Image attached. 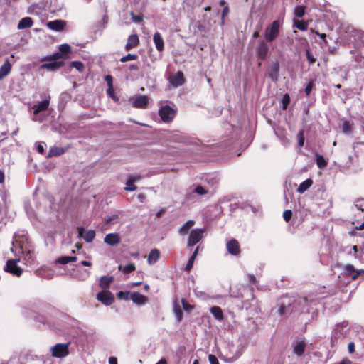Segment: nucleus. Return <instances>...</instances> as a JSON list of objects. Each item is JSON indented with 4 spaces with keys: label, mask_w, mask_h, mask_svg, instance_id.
Returning a JSON list of instances; mask_svg holds the SVG:
<instances>
[{
    "label": "nucleus",
    "mask_w": 364,
    "mask_h": 364,
    "mask_svg": "<svg viewBox=\"0 0 364 364\" xmlns=\"http://www.w3.org/2000/svg\"><path fill=\"white\" fill-rule=\"evenodd\" d=\"M113 280L114 277L112 276H102L100 279L99 285L103 290H107Z\"/></svg>",
    "instance_id": "nucleus-22"
},
{
    "label": "nucleus",
    "mask_w": 364,
    "mask_h": 364,
    "mask_svg": "<svg viewBox=\"0 0 364 364\" xmlns=\"http://www.w3.org/2000/svg\"><path fill=\"white\" fill-rule=\"evenodd\" d=\"M269 50V48L267 42L265 40L261 41L256 48L258 58L262 60H264L267 57Z\"/></svg>",
    "instance_id": "nucleus-8"
},
{
    "label": "nucleus",
    "mask_w": 364,
    "mask_h": 364,
    "mask_svg": "<svg viewBox=\"0 0 364 364\" xmlns=\"http://www.w3.org/2000/svg\"><path fill=\"white\" fill-rule=\"evenodd\" d=\"M280 23L278 20L274 21L267 26L264 31V39L267 42H272L279 34Z\"/></svg>",
    "instance_id": "nucleus-2"
},
{
    "label": "nucleus",
    "mask_w": 364,
    "mask_h": 364,
    "mask_svg": "<svg viewBox=\"0 0 364 364\" xmlns=\"http://www.w3.org/2000/svg\"><path fill=\"white\" fill-rule=\"evenodd\" d=\"M137 58H138V56L136 54H130V53H129L127 55L123 56L120 59V61L122 62V63H124V62H127V61H129V60H136Z\"/></svg>",
    "instance_id": "nucleus-42"
},
{
    "label": "nucleus",
    "mask_w": 364,
    "mask_h": 364,
    "mask_svg": "<svg viewBox=\"0 0 364 364\" xmlns=\"http://www.w3.org/2000/svg\"><path fill=\"white\" fill-rule=\"evenodd\" d=\"M341 274L343 277H350L352 280H355L359 275V272H357V269L352 264H346L343 266V272Z\"/></svg>",
    "instance_id": "nucleus-9"
},
{
    "label": "nucleus",
    "mask_w": 364,
    "mask_h": 364,
    "mask_svg": "<svg viewBox=\"0 0 364 364\" xmlns=\"http://www.w3.org/2000/svg\"><path fill=\"white\" fill-rule=\"evenodd\" d=\"M292 216V212L290 210H286L283 213V218L286 222H289Z\"/></svg>",
    "instance_id": "nucleus-49"
},
{
    "label": "nucleus",
    "mask_w": 364,
    "mask_h": 364,
    "mask_svg": "<svg viewBox=\"0 0 364 364\" xmlns=\"http://www.w3.org/2000/svg\"><path fill=\"white\" fill-rule=\"evenodd\" d=\"M159 257L160 251L156 248H154L151 250L147 257V262L149 265H153L159 260Z\"/></svg>",
    "instance_id": "nucleus-20"
},
{
    "label": "nucleus",
    "mask_w": 364,
    "mask_h": 364,
    "mask_svg": "<svg viewBox=\"0 0 364 364\" xmlns=\"http://www.w3.org/2000/svg\"><path fill=\"white\" fill-rule=\"evenodd\" d=\"M313 183V181L311 178H308L303 181L297 188V192L299 193H304L309 189Z\"/></svg>",
    "instance_id": "nucleus-28"
},
{
    "label": "nucleus",
    "mask_w": 364,
    "mask_h": 364,
    "mask_svg": "<svg viewBox=\"0 0 364 364\" xmlns=\"http://www.w3.org/2000/svg\"><path fill=\"white\" fill-rule=\"evenodd\" d=\"M194 192L198 195H204L207 193V191L203 186H197L195 188Z\"/></svg>",
    "instance_id": "nucleus-51"
},
{
    "label": "nucleus",
    "mask_w": 364,
    "mask_h": 364,
    "mask_svg": "<svg viewBox=\"0 0 364 364\" xmlns=\"http://www.w3.org/2000/svg\"><path fill=\"white\" fill-rule=\"evenodd\" d=\"M348 350L349 353H353L355 352V344L353 342H350L348 343Z\"/></svg>",
    "instance_id": "nucleus-56"
},
{
    "label": "nucleus",
    "mask_w": 364,
    "mask_h": 364,
    "mask_svg": "<svg viewBox=\"0 0 364 364\" xmlns=\"http://www.w3.org/2000/svg\"><path fill=\"white\" fill-rule=\"evenodd\" d=\"M248 277H249L250 283H251L252 284H255L257 283V279H256V277L253 274H250L248 276Z\"/></svg>",
    "instance_id": "nucleus-58"
},
{
    "label": "nucleus",
    "mask_w": 364,
    "mask_h": 364,
    "mask_svg": "<svg viewBox=\"0 0 364 364\" xmlns=\"http://www.w3.org/2000/svg\"><path fill=\"white\" fill-rule=\"evenodd\" d=\"M131 16H132V19L134 22L135 23H141V21H143V15L141 14H139V15H135L134 14V12H131Z\"/></svg>",
    "instance_id": "nucleus-47"
},
{
    "label": "nucleus",
    "mask_w": 364,
    "mask_h": 364,
    "mask_svg": "<svg viewBox=\"0 0 364 364\" xmlns=\"http://www.w3.org/2000/svg\"><path fill=\"white\" fill-rule=\"evenodd\" d=\"M64 65L63 61H53L48 63H44L41 65V69H47L50 71H55L56 70H58L60 68Z\"/></svg>",
    "instance_id": "nucleus-19"
},
{
    "label": "nucleus",
    "mask_w": 364,
    "mask_h": 364,
    "mask_svg": "<svg viewBox=\"0 0 364 364\" xmlns=\"http://www.w3.org/2000/svg\"><path fill=\"white\" fill-rule=\"evenodd\" d=\"M208 360L210 364H219L218 358L212 354H210L208 355Z\"/></svg>",
    "instance_id": "nucleus-53"
},
{
    "label": "nucleus",
    "mask_w": 364,
    "mask_h": 364,
    "mask_svg": "<svg viewBox=\"0 0 364 364\" xmlns=\"http://www.w3.org/2000/svg\"><path fill=\"white\" fill-rule=\"evenodd\" d=\"M228 252L232 255H237L240 252V245L235 239H232L226 244Z\"/></svg>",
    "instance_id": "nucleus-14"
},
{
    "label": "nucleus",
    "mask_w": 364,
    "mask_h": 364,
    "mask_svg": "<svg viewBox=\"0 0 364 364\" xmlns=\"http://www.w3.org/2000/svg\"><path fill=\"white\" fill-rule=\"evenodd\" d=\"M78 237L87 242H91L95 237V232L92 230H86L83 227H77Z\"/></svg>",
    "instance_id": "nucleus-10"
},
{
    "label": "nucleus",
    "mask_w": 364,
    "mask_h": 364,
    "mask_svg": "<svg viewBox=\"0 0 364 364\" xmlns=\"http://www.w3.org/2000/svg\"><path fill=\"white\" fill-rule=\"evenodd\" d=\"M311 32L314 33L316 35L318 36L322 39V41L325 40L326 38V35L325 33H321L318 31H314L312 28H311Z\"/></svg>",
    "instance_id": "nucleus-57"
},
{
    "label": "nucleus",
    "mask_w": 364,
    "mask_h": 364,
    "mask_svg": "<svg viewBox=\"0 0 364 364\" xmlns=\"http://www.w3.org/2000/svg\"><path fill=\"white\" fill-rule=\"evenodd\" d=\"M342 130L346 134H350L352 131L351 124L348 121H345L342 126Z\"/></svg>",
    "instance_id": "nucleus-41"
},
{
    "label": "nucleus",
    "mask_w": 364,
    "mask_h": 364,
    "mask_svg": "<svg viewBox=\"0 0 364 364\" xmlns=\"http://www.w3.org/2000/svg\"><path fill=\"white\" fill-rule=\"evenodd\" d=\"M70 343H57L50 348L51 355L54 358H63L69 355Z\"/></svg>",
    "instance_id": "nucleus-3"
},
{
    "label": "nucleus",
    "mask_w": 364,
    "mask_h": 364,
    "mask_svg": "<svg viewBox=\"0 0 364 364\" xmlns=\"http://www.w3.org/2000/svg\"><path fill=\"white\" fill-rule=\"evenodd\" d=\"M46 26L50 30L55 31H61L65 27L66 23L63 20H54V21H48L46 23Z\"/></svg>",
    "instance_id": "nucleus-12"
},
{
    "label": "nucleus",
    "mask_w": 364,
    "mask_h": 364,
    "mask_svg": "<svg viewBox=\"0 0 364 364\" xmlns=\"http://www.w3.org/2000/svg\"><path fill=\"white\" fill-rule=\"evenodd\" d=\"M294 26L301 31H306L308 28V22L304 21H295Z\"/></svg>",
    "instance_id": "nucleus-34"
},
{
    "label": "nucleus",
    "mask_w": 364,
    "mask_h": 364,
    "mask_svg": "<svg viewBox=\"0 0 364 364\" xmlns=\"http://www.w3.org/2000/svg\"><path fill=\"white\" fill-rule=\"evenodd\" d=\"M290 102V97L289 96V95L287 93H286L283 97H282V109L285 110L287 109L289 104Z\"/></svg>",
    "instance_id": "nucleus-39"
},
{
    "label": "nucleus",
    "mask_w": 364,
    "mask_h": 364,
    "mask_svg": "<svg viewBox=\"0 0 364 364\" xmlns=\"http://www.w3.org/2000/svg\"><path fill=\"white\" fill-rule=\"evenodd\" d=\"M33 24V19L31 17H24L20 20L18 24V29L31 28Z\"/></svg>",
    "instance_id": "nucleus-24"
},
{
    "label": "nucleus",
    "mask_w": 364,
    "mask_h": 364,
    "mask_svg": "<svg viewBox=\"0 0 364 364\" xmlns=\"http://www.w3.org/2000/svg\"><path fill=\"white\" fill-rule=\"evenodd\" d=\"M137 187L134 185V183L128 179L126 183V187L124 189L127 191H133Z\"/></svg>",
    "instance_id": "nucleus-43"
},
{
    "label": "nucleus",
    "mask_w": 364,
    "mask_h": 364,
    "mask_svg": "<svg viewBox=\"0 0 364 364\" xmlns=\"http://www.w3.org/2000/svg\"><path fill=\"white\" fill-rule=\"evenodd\" d=\"M12 68V65L9 60L6 59L4 64L0 67V80L7 76Z\"/></svg>",
    "instance_id": "nucleus-18"
},
{
    "label": "nucleus",
    "mask_w": 364,
    "mask_h": 364,
    "mask_svg": "<svg viewBox=\"0 0 364 364\" xmlns=\"http://www.w3.org/2000/svg\"><path fill=\"white\" fill-rule=\"evenodd\" d=\"M181 303L183 309L186 311H191L193 309V306L189 304L185 299H181Z\"/></svg>",
    "instance_id": "nucleus-48"
},
{
    "label": "nucleus",
    "mask_w": 364,
    "mask_h": 364,
    "mask_svg": "<svg viewBox=\"0 0 364 364\" xmlns=\"http://www.w3.org/2000/svg\"><path fill=\"white\" fill-rule=\"evenodd\" d=\"M50 97L43 99V100L38 102L33 107V113L37 114L38 113L45 111L48 109L49 105Z\"/></svg>",
    "instance_id": "nucleus-13"
},
{
    "label": "nucleus",
    "mask_w": 364,
    "mask_h": 364,
    "mask_svg": "<svg viewBox=\"0 0 364 364\" xmlns=\"http://www.w3.org/2000/svg\"><path fill=\"white\" fill-rule=\"evenodd\" d=\"M194 260H195V258H193V257H191L189 258V259L186 264V266L185 267L186 271L189 272L192 269Z\"/></svg>",
    "instance_id": "nucleus-50"
},
{
    "label": "nucleus",
    "mask_w": 364,
    "mask_h": 364,
    "mask_svg": "<svg viewBox=\"0 0 364 364\" xmlns=\"http://www.w3.org/2000/svg\"><path fill=\"white\" fill-rule=\"evenodd\" d=\"M105 80L108 86L107 91H114L113 77L111 75H108L105 77Z\"/></svg>",
    "instance_id": "nucleus-37"
},
{
    "label": "nucleus",
    "mask_w": 364,
    "mask_h": 364,
    "mask_svg": "<svg viewBox=\"0 0 364 364\" xmlns=\"http://www.w3.org/2000/svg\"><path fill=\"white\" fill-rule=\"evenodd\" d=\"M120 241L121 238L118 233H109L104 238V242L111 246L118 245Z\"/></svg>",
    "instance_id": "nucleus-15"
},
{
    "label": "nucleus",
    "mask_w": 364,
    "mask_h": 364,
    "mask_svg": "<svg viewBox=\"0 0 364 364\" xmlns=\"http://www.w3.org/2000/svg\"><path fill=\"white\" fill-rule=\"evenodd\" d=\"M279 73V64L278 61L273 62L267 69L268 76L272 81L276 82L278 80Z\"/></svg>",
    "instance_id": "nucleus-11"
},
{
    "label": "nucleus",
    "mask_w": 364,
    "mask_h": 364,
    "mask_svg": "<svg viewBox=\"0 0 364 364\" xmlns=\"http://www.w3.org/2000/svg\"><path fill=\"white\" fill-rule=\"evenodd\" d=\"M23 254L24 255V259L26 260V261H30L31 259H32V254H31V251H27V252H23Z\"/></svg>",
    "instance_id": "nucleus-54"
},
{
    "label": "nucleus",
    "mask_w": 364,
    "mask_h": 364,
    "mask_svg": "<svg viewBox=\"0 0 364 364\" xmlns=\"http://www.w3.org/2000/svg\"><path fill=\"white\" fill-rule=\"evenodd\" d=\"M299 135V146H303V145H304V138H303V136H302V133H301V132H300Z\"/></svg>",
    "instance_id": "nucleus-63"
},
{
    "label": "nucleus",
    "mask_w": 364,
    "mask_h": 364,
    "mask_svg": "<svg viewBox=\"0 0 364 364\" xmlns=\"http://www.w3.org/2000/svg\"><path fill=\"white\" fill-rule=\"evenodd\" d=\"M70 50H71L70 46L66 43L62 44L59 47V50L62 53H65V54L68 53L70 52Z\"/></svg>",
    "instance_id": "nucleus-46"
},
{
    "label": "nucleus",
    "mask_w": 364,
    "mask_h": 364,
    "mask_svg": "<svg viewBox=\"0 0 364 364\" xmlns=\"http://www.w3.org/2000/svg\"><path fill=\"white\" fill-rule=\"evenodd\" d=\"M306 58H307V60H308L309 63L310 65H313V64L316 62V58H314V55L310 53V50H309V48H307V49L306 50Z\"/></svg>",
    "instance_id": "nucleus-44"
},
{
    "label": "nucleus",
    "mask_w": 364,
    "mask_h": 364,
    "mask_svg": "<svg viewBox=\"0 0 364 364\" xmlns=\"http://www.w3.org/2000/svg\"><path fill=\"white\" fill-rule=\"evenodd\" d=\"M118 269L124 273H129L135 270V265L133 263H129L125 266L120 264Z\"/></svg>",
    "instance_id": "nucleus-32"
},
{
    "label": "nucleus",
    "mask_w": 364,
    "mask_h": 364,
    "mask_svg": "<svg viewBox=\"0 0 364 364\" xmlns=\"http://www.w3.org/2000/svg\"><path fill=\"white\" fill-rule=\"evenodd\" d=\"M170 82L176 87L182 85L185 82L183 73L181 71L177 72L171 77Z\"/></svg>",
    "instance_id": "nucleus-16"
},
{
    "label": "nucleus",
    "mask_w": 364,
    "mask_h": 364,
    "mask_svg": "<svg viewBox=\"0 0 364 364\" xmlns=\"http://www.w3.org/2000/svg\"><path fill=\"white\" fill-rule=\"evenodd\" d=\"M97 299L106 306L111 305L114 301L113 295L108 290L99 292L97 294Z\"/></svg>",
    "instance_id": "nucleus-7"
},
{
    "label": "nucleus",
    "mask_w": 364,
    "mask_h": 364,
    "mask_svg": "<svg viewBox=\"0 0 364 364\" xmlns=\"http://www.w3.org/2000/svg\"><path fill=\"white\" fill-rule=\"evenodd\" d=\"M203 232V229L192 230L188 239V247H193L197 244L202 239Z\"/></svg>",
    "instance_id": "nucleus-6"
},
{
    "label": "nucleus",
    "mask_w": 364,
    "mask_h": 364,
    "mask_svg": "<svg viewBox=\"0 0 364 364\" xmlns=\"http://www.w3.org/2000/svg\"><path fill=\"white\" fill-rule=\"evenodd\" d=\"M37 150L40 154H43L44 153V147L43 144H38L37 146Z\"/></svg>",
    "instance_id": "nucleus-62"
},
{
    "label": "nucleus",
    "mask_w": 364,
    "mask_h": 364,
    "mask_svg": "<svg viewBox=\"0 0 364 364\" xmlns=\"http://www.w3.org/2000/svg\"><path fill=\"white\" fill-rule=\"evenodd\" d=\"M165 212H166V209L161 208L156 213V216L158 218H160L165 213Z\"/></svg>",
    "instance_id": "nucleus-60"
},
{
    "label": "nucleus",
    "mask_w": 364,
    "mask_h": 364,
    "mask_svg": "<svg viewBox=\"0 0 364 364\" xmlns=\"http://www.w3.org/2000/svg\"><path fill=\"white\" fill-rule=\"evenodd\" d=\"M64 152H65V149L63 148L58 147V146H53L50 149V150L48 153L47 157L50 158L53 156H60L63 154H64Z\"/></svg>",
    "instance_id": "nucleus-27"
},
{
    "label": "nucleus",
    "mask_w": 364,
    "mask_h": 364,
    "mask_svg": "<svg viewBox=\"0 0 364 364\" xmlns=\"http://www.w3.org/2000/svg\"><path fill=\"white\" fill-rule=\"evenodd\" d=\"M119 218V215L117 214H114L112 215H108L105 218V220L107 224H114L116 223V220Z\"/></svg>",
    "instance_id": "nucleus-38"
},
{
    "label": "nucleus",
    "mask_w": 364,
    "mask_h": 364,
    "mask_svg": "<svg viewBox=\"0 0 364 364\" xmlns=\"http://www.w3.org/2000/svg\"><path fill=\"white\" fill-rule=\"evenodd\" d=\"M130 299L137 304H144L146 301V297L139 292H134L131 294Z\"/></svg>",
    "instance_id": "nucleus-23"
},
{
    "label": "nucleus",
    "mask_w": 364,
    "mask_h": 364,
    "mask_svg": "<svg viewBox=\"0 0 364 364\" xmlns=\"http://www.w3.org/2000/svg\"><path fill=\"white\" fill-rule=\"evenodd\" d=\"M77 259L76 257L63 256L60 257L57 259V263L61 264H65L70 262H75Z\"/></svg>",
    "instance_id": "nucleus-30"
},
{
    "label": "nucleus",
    "mask_w": 364,
    "mask_h": 364,
    "mask_svg": "<svg viewBox=\"0 0 364 364\" xmlns=\"http://www.w3.org/2000/svg\"><path fill=\"white\" fill-rule=\"evenodd\" d=\"M194 225L193 220H188L186 223H185L183 225H181L178 230V232L181 235H187L189 232L190 229L193 227Z\"/></svg>",
    "instance_id": "nucleus-26"
},
{
    "label": "nucleus",
    "mask_w": 364,
    "mask_h": 364,
    "mask_svg": "<svg viewBox=\"0 0 364 364\" xmlns=\"http://www.w3.org/2000/svg\"><path fill=\"white\" fill-rule=\"evenodd\" d=\"M176 114V109L168 104L162 103L159 109V114L161 119L166 123L171 122L175 117Z\"/></svg>",
    "instance_id": "nucleus-1"
},
{
    "label": "nucleus",
    "mask_w": 364,
    "mask_h": 364,
    "mask_svg": "<svg viewBox=\"0 0 364 364\" xmlns=\"http://www.w3.org/2000/svg\"><path fill=\"white\" fill-rule=\"evenodd\" d=\"M149 98L147 96L135 95L129 100V102L136 108H146Z\"/></svg>",
    "instance_id": "nucleus-5"
},
{
    "label": "nucleus",
    "mask_w": 364,
    "mask_h": 364,
    "mask_svg": "<svg viewBox=\"0 0 364 364\" xmlns=\"http://www.w3.org/2000/svg\"><path fill=\"white\" fill-rule=\"evenodd\" d=\"M70 67L75 68L79 72H82L85 69V65L81 61H72Z\"/></svg>",
    "instance_id": "nucleus-35"
},
{
    "label": "nucleus",
    "mask_w": 364,
    "mask_h": 364,
    "mask_svg": "<svg viewBox=\"0 0 364 364\" xmlns=\"http://www.w3.org/2000/svg\"><path fill=\"white\" fill-rule=\"evenodd\" d=\"M316 164L318 167L320 168H323L327 165V162L326 161L323 156L321 155H318L316 156Z\"/></svg>",
    "instance_id": "nucleus-36"
},
{
    "label": "nucleus",
    "mask_w": 364,
    "mask_h": 364,
    "mask_svg": "<svg viewBox=\"0 0 364 364\" xmlns=\"http://www.w3.org/2000/svg\"><path fill=\"white\" fill-rule=\"evenodd\" d=\"M117 296L119 299L129 300L130 299L129 293L127 291H119Z\"/></svg>",
    "instance_id": "nucleus-45"
},
{
    "label": "nucleus",
    "mask_w": 364,
    "mask_h": 364,
    "mask_svg": "<svg viewBox=\"0 0 364 364\" xmlns=\"http://www.w3.org/2000/svg\"><path fill=\"white\" fill-rule=\"evenodd\" d=\"M287 307L285 306H281L280 308L278 310V312L279 314L281 315V316H283L285 314V310H286Z\"/></svg>",
    "instance_id": "nucleus-61"
},
{
    "label": "nucleus",
    "mask_w": 364,
    "mask_h": 364,
    "mask_svg": "<svg viewBox=\"0 0 364 364\" xmlns=\"http://www.w3.org/2000/svg\"><path fill=\"white\" fill-rule=\"evenodd\" d=\"M62 54L59 52H57L53 55L46 56L43 60H53L56 61L57 60L61 58Z\"/></svg>",
    "instance_id": "nucleus-40"
},
{
    "label": "nucleus",
    "mask_w": 364,
    "mask_h": 364,
    "mask_svg": "<svg viewBox=\"0 0 364 364\" xmlns=\"http://www.w3.org/2000/svg\"><path fill=\"white\" fill-rule=\"evenodd\" d=\"M142 178H143V176L141 174L131 175L129 177V180L135 183V182H137L138 181L141 180Z\"/></svg>",
    "instance_id": "nucleus-52"
},
{
    "label": "nucleus",
    "mask_w": 364,
    "mask_h": 364,
    "mask_svg": "<svg viewBox=\"0 0 364 364\" xmlns=\"http://www.w3.org/2000/svg\"><path fill=\"white\" fill-rule=\"evenodd\" d=\"M18 262H19V259L7 260L6 264L4 269V271L13 274L14 276H21L23 270L17 265Z\"/></svg>",
    "instance_id": "nucleus-4"
},
{
    "label": "nucleus",
    "mask_w": 364,
    "mask_h": 364,
    "mask_svg": "<svg viewBox=\"0 0 364 364\" xmlns=\"http://www.w3.org/2000/svg\"><path fill=\"white\" fill-rule=\"evenodd\" d=\"M117 94V92H107L108 97L112 98L114 102H117L119 100V97Z\"/></svg>",
    "instance_id": "nucleus-55"
},
{
    "label": "nucleus",
    "mask_w": 364,
    "mask_h": 364,
    "mask_svg": "<svg viewBox=\"0 0 364 364\" xmlns=\"http://www.w3.org/2000/svg\"><path fill=\"white\" fill-rule=\"evenodd\" d=\"M210 313L216 320L222 321L223 318V314L222 309L219 306H213L210 309Z\"/></svg>",
    "instance_id": "nucleus-29"
},
{
    "label": "nucleus",
    "mask_w": 364,
    "mask_h": 364,
    "mask_svg": "<svg viewBox=\"0 0 364 364\" xmlns=\"http://www.w3.org/2000/svg\"><path fill=\"white\" fill-rule=\"evenodd\" d=\"M109 364H117V358L114 357L109 358Z\"/></svg>",
    "instance_id": "nucleus-64"
},
{
    "label": "nucleus",
    "mask_w": 364,
    "mask_h": 364,
    "mask_svg": "<svg viewBox=\"0 0 364 364\" xmlns=\"http://www.w3.org/2000/svg\"><path fill=\"white\" fill-rule=\"evenodd\" d=\"M137 198L141 203H143L146 200V195L144 193H139Z\"/></svg>",
    "instance_id": "nucleus-59"
},
{
    "label": "nucleus",
    "mask_w": 364,
    "mask_h": 364,
    "mask_svg": "<svg viewBox=\"0 0 364 364\" xmlns=\"http://www.w3.org/2000/svg\"><path fill=\"white\" fill-rule=\"evenodd\" d=\"M153 41L156 48L158 51L161 52L164 49V43L161 35L159 32H156L153 36Z\"/></svg>",
    "instance_id": "nucleus-21"
},
{
    "label": "nucleus",
    "mask_w": 364,
    "mask_h": 364,
    "mask_svg": "<svg viewBox=\"0 0 364 364\" xmlns=\"http://www.w3.org/2000/svg\"><path fill=\"white\" fill-rule=\"evenodd\" d=\"M306 6H297L294 9V16L296 18H302L305 14Z\"/></svg>",
    "instance_id": "nucleus-33"
},
{
    "label": "nucleus",
    "mask_w": 364,
    "mask_h": 364,
    "mask_svg": "<svg viewBox=\"0 0 364 364\" xmlns=\"http://www.w3.org/2000/svg\"><path fill=\"white\" fill-rule=\"evenodd\" d=\"M173 311L178 322H181L183 318V312L176 301H175L173 304Z\"/></svg>",
    "instance_id": "nucleus-31"
},
{
    "label": "nucleus",
    "mask_w": 364,
    "mask_h": 364,
    "mask_svg": "<svg viewBox=\"0 0 364 364\" xmlns=\"http://www.w3.org/2000/svg\"><path fill=\"white\" fill-rule=\"evenodd\" d=\"M305 343L303 341H297L294 346V353L301 356L305 350Z\"/></svg>",
    "instance_id": "nucleus-25"
},
{
    "label": "nucleus",
    "mask_w": 364,
    "mask_h": 364,
    "mask_svg": "<svg viewBox=\"0 0 364 364\" xmlns=\"http://www.w3.org/2000/svg\"><path fill=\"white\" fill-rule=\"evenodd\" d=\"M139 44V39L136 34L131 35L128 37L127 44L125 46L126 50H129L136 48Z\"/></svg>",
    "instance_id": "nucleus-17"
}]
</instances>
